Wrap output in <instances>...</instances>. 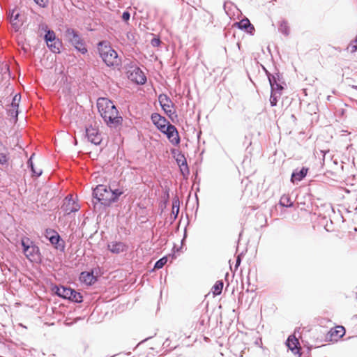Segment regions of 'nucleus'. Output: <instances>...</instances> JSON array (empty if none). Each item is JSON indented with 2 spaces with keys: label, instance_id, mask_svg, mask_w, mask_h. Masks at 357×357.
Returning <instances> with one entry per match:
<instances>
[{
  "label": "nucleus",
  "instance_id": "21",
  "mask_svg": "<svg viewBox=\"0 0 357 357\" xmlns=\"http://www.w3.org/2000/svg\"><path fill=\"white\" fill-rule=\"evenodd\" d=\"M34 156V154L31 155V157L28 159L26 165L27 168L31 172L32 176H35L36 178L40 176L43 174V170L40 169L38 172H37L35 169V165L33 162V158Z\"/></svg>",
  "mask_w": 357,
  "mask_h": 357
},
{
  "label": "nucleus",
  "instance_id": "27",
  "mask_svg": "<svg viewBox=\"0 0 357 357\" xmlns=\"http://www.w3.org/2000/svg\"><path fill=\"white\" fill-rule=\"evenodd\" d=\"M223 289V280L216 281L212 287L211 291L214 296H219L222 294Z\"/></svg>",
  "mask_w": 357,
  "mask_h": 357
},
{
  "label": "nucleus",
  "instance_id": "29",
  "mask_svg": "<svg viewBox=\"0 0 357 357\" xmlns=\"http://www.w3.org/2000/svg\"><path fill=\"white\" fill-rule=\"evenodd\" d=\"M280 205L283 207H291L294 204L289 195H283L280 199Z\"/></svg>",
  "mask_w": 357,
  "mask_h": 357
},
{
  "label": "nucleus",
  "instance_id": "49",
  "mask_svg": "<svg viewBox=\"0 0 357 357\" xmlns=\"http://www.w3.org/2000/svg\"><path fill=\"white\" fill-rule=\"evenodd\" d=\"M169 338H167V339L165 340V341L163 342L162 346H163L164 347H169Z\"/></svg>",
  "mask_w": 357,
  "mask_h": 357
},
{
  "label": "nucleus",
  "instance_id": "45",
  "mask_svg": "<svg viewBox=\"0 0 357 357\" xmlns=\"http://www.w3.org/2000/svg\"><path fill=\"white\" fill-rule=\"evenodd\" d=\"M169 188L168 187H166L164 190H163V197H162V199L164 200H167L169 201Z\"/></svg>",
  "mask_w": 357,
  "mask_h": 357
},
{
  "label": "nucleus",
  "instance_id": "16",
  "mask_svg": "<svg viewBox=\"0 0 357 357\" xmlns=\"http://www.w3.org/2000/svg\"><path fill=\"white\" fill-rule=\"evenodd\" d=\"M108 250L112 254L118 255L126 252L128 245L122 241H112L107 244Z\"/></svg>",
  "mask_w": 357,
  "mask_h": 357
},
{
  "label": "nucleus",
  "instance_id": "23",
  "mask_svg": "<svg viewBox=\"0 0 357 357\" xmlns=\"http://www.w3.org/2000/svg\"><path fill=\"white\" fill-rule=\"evenodd\" d=\"M80 209V206L75 202L71 197L68 200V205L66 206V211L68 214L77 212Z\"/></svg>",
  "mask_w": 357,
  "mask_h": 357
},
{
  "label": "nucleus",
  "instance_id": "1",
  "mask_svg": "<svg viewBox=\"0 0 357 357\" xmlns=\"http://www.w3.org/2000/svg\"><path fill=\"white\" fill-rule=\"evenodd\" d=\"M96 106L105 125L111 129H116L123 124V117L114 103V101L106 97H99Z\"/></svg>",
  "mask_w": 357,
  "mask_h": 357
},
{
  "label": "nucleus",
  "instance_id": "24",
  "mask_svg": "<svg viewBox=\"0 0 357 357\" xmlns=\"http://www.w3.org/2000/svg\"><path fill=\"white\" fill-rule=\"evenodd\" d=\"M308 168L303 167L299 172H295L291 175V181H300L305 178L307 174Z\"/></svg>",
  "mask_w": 357,
  "mask_h": 357
},
{
  "label": "nucleus",
  "instance_id": "41",
  "mask_svg": "<svg viewBox=\"0 0 357 357\" xmlns=\"http://www.w3.org/2000/svg\"><path fill=\"white\" fill-rule=\"evenodd\" d=\"M183 248V245L181 244V246L178 247L177 245L174 243V246L172 249V253L171 254V257L173 259H175L176 257V253H178L179 251H181Z\"/></svg>",
  "mask_w": 357,
  "mask_h": 357
},
{
  "label": "nucleus",
  "instance_id": "50",
  "mask_svg": "<svg viewBox=\"0 0 357 357\" xmlns=\"http://www.w3.org/2000/svg\"><path fill=\"white\" fill-rule=\"evenodd\" d=\"M198 322H199V325H201V326H204V325L205 320H204V319H202V318H200V319H199Z\"/></svg>",
  "mask_w": 357,
  "mask_h": 357
},
{
  "label": "nucleus",
  "instance_id": "9",
  "mask_svg": "<svg viewBox=\"0 0 357 357\" xmlns=\"http://www.w3.org/2000/svg\"><path fill=\"white\" fill-rule=\"evenodd\" d=\"M129 67L134 69L128 75V78L138 85L145 84L147 82V78L143 70L139 66L133 65L132 62L130 63Z\"/></svg>",
  "mask_w": 357,
  "mask_h": 357
},
{
  "label": "nucleus",
  "instance_id": "10",
  "mask_svg": "<svg viewBox=\"0 0 357 357\" xmlns=\"http://www.w3.org/2000/svg\"><path fill=\"white\" fill-rule=\"evenodd\" d=\"M62 291V298L67 300L70 303L79 304L84 301L82 294L70 287L66 286L64 289Z\"/></svg>",
  "mask_w": 357,
  "mask_h": 357
},
{
  "label": "nucleus",
  "instance_id": "14",
  "mask_svg": "<svg viewBox=\"0 0 357 357\" xmlns=\"http://www.w3.org/2000/svg\"><path fill=\"white\" fill-rule=\"evenodd\" d=\"M97 50L99 56L102 59V61H107V56L109 52H113L110 43L107 40H100L97 43Z\"/></svg>",
  "mask_w": 357,
  "mask_h": 357
},
{
  "label": "nucleus",
  "instance_id": "56",
  "mask_svg": "<svg viewBox=\"0 0 357 357\" xmlns=\"http://www.w3.org/2000/svg\"><path fill=\"white\" fill-rule=\"evenodd\" d=\"M277 87H278L279 89H280V90H281V89H282V86H279L278 84H277Z\"/></svg>",
  "mask_w": 357,
  "mask_h": 357
},
{
  "label": "nucleus",
  "instance_id": "25",
  "mask_svg": "<svg viewBox=\"0 0 357 357\" xmlns=\"http://www.w3.org/2000/svg\"><path fill=\"white\" fill-rule=\"evenodd\" d=\"M238 25L240 29H244L247 32L250 33L255 30L253 25L250 23L249 20L247 18L241 20L238 23Z\"/></svg>",
  "mask_w": 357,
  "mask_h": 357
},
{
  "label": "nucleus",
  "instance_id": "43",
  "mask_svg": "<svg viewBox=\"0 0 357 357\" xmlns=\"http://www.w3.org/2000/svg\"><path fill=\"white\" fill-rule=\"evenodd\" d=\"M278 96L277 93L274 92L273 91L271 92V98H270V102L271 106H275L278 102Z\"/></svg>",
  "mask_w": 357,
  "mask_h": 357
},
{
  "label": "nucleus",
  "instance_id": "40",
  "mask_svg": "<svg viewBox=\"0 0 357 357\" xmlns=\"http://www.w3.org/2000/svg\"><path fill=\"white\" fill-rule=\"evenodd\" d=\"M169 201L162 199L159 203V210H160V215H162L164 211L166 209Z\"/></svg>",
  "mask_w": 357,
  "mask_h": 357
},
{
  "label": "nucleus",
  "instance_id": "39",
  "mask_svg": "<svg viewBox=\"0 0 357 357\" xmlns=\"http://www.w3.org/2000/svg\"><path fill=\"white\" fill-rule=\"evenodd\" d=\"M34 3L42 8H45L49 5V0H33Z\"/></svg>",
  "mask_w": 357,
  "mask_h": 357
},
{
  "label": "nucleus",
  "instance_id": "30",
  "mask_svg": "<svg viewBox=\"0 0 357 357\" xmlns=\"http://www.w3.org/2000/svg\"><path fill=\"white\" fill-rule=\"evenodd\" d=\"M16 11H17L16 7L9 11V15H10V20L13 21V26L15 27L17 26V23L15 22L18 21L19 18L20 17V13L16 12Z\"/></svg>",
  "mask_w": 357,
  "mask_h": 357
},
{
  "label": "nucleus",
  "instance_id": "46",
  "mask_svg": "<svg viewBox=\"0 0 357 357\" xmlns=\"http://www.w3.org/2000/svg\"><path fill=\"white\" fill-rule=\"evenodd\" d=\"M187 236H188V233H187V229H186V227H185V229H184V232H183V238H182V239L181 241V245H185Z\"/></svg>",
  "mask_w": 357,
  "mask_h": 357
},
{
  "label": "nucleus",
  "instance_id": "32",
  "mask_svg": "<svg viewBox=\"0 0 357 357\" xmlns=\"http://www.w3.org/2000/svg\"><path fill=\"white\" fill-rule=\"evenodd\" d=\"M21 101V94L20 93H16L12 98V101L9 105L10 107H17L19 108L20 103Z\"/></svg>",
  "mask_w": 357,
  "mask_h": 357
},
{
  "label": "nucleus",
  "instance_id": "51",
  "mask_svg": "<svg viewBox=\"0 0 357 357\" xmlns=\"http://www.w3.org/2000/svg\"><path fill=\"white\" fill-rule=\"evenodd\" d=\"M197 179H198V183H199V178H198V174L197 173H196L195 174H194V181H196Z\"/></svg>",
  "mask_w": 357,
  "mask_h": 357
},
{
  "label": "nucleus",
  "instance_id": "48",
  "mask_svg": "<svg viewBox=\"0 0 357 357\" xmlns=\"http://www.w3.org/2000/svg\"><path fill=\"white\" fill-rule=\"evenodd\" d=\"M61 82H63V84L68 83V77L66 75H63L61 79Z\"/></svg>",
  "mask_w": 357,
  "mask_h": 357
},
{
  "label": "nucleus",
  "instance_id": "54",
  "mask_svg": "<svg viewBox=\"0 0 357 357\" xmlns=\"http://www.w3.org/2000/svg\"><path fill=\"white\" fill-rule=\"evenodd\" d=\"M151 337H149L145 338L144 340H143L142 341H141V342H139V344H141V343H142V342H146V340H148L149 339H150V338H151Z\"/></svg>",
  "mask_w": 357,
  "mask_h": 357
},
{
  "label": "nucleus",
  "instance_id": "36",
  "mask_svg": "<svg viewBox=\"0 0 357 357\" xmlns=\"http://www.w3.org/2000/svg\"><path fill=\"white\" fill-rule=\"evenodd\" d=\"M161 43H162V42H161L160 38L158 36L154 35L153 38L151 40V45L153 47H160L161 45Z\"/></svg>",
  "mask_w": 357,
  "mask_h": 357
},
{
  "label": "nucleus",
  "instance_id": "4",
  "mask_svg": "<svg viewBox=\"0 0 357 357\" xmlns=\"http://www.w3.org/2000/svg\"><path fill=\"white\" fill-rule=\"evenodd\" d=\"M66 40L80 54L84 55L88 52V49L84 40L80 33L73 28H67L64 32Z\"/></svg>",
  "mask_w": 357,
  "mask_h": 357
},
{
  "label": "nucleus",
  "instance_id": "53",
  "mask_svg": "<svg viewBox=\"0 0 357 357\" xmlns=\"http://www.w3.org/2000/svg\"><path fill=\"white\" fill-rule=\"evenodd\" d=\"M6 70L8 71L9 75H10L11 73H10V68L8 66H6Z\"/></svg>",
  "mask_w": 357,
  "mask_h": 357
},
{
  "label": "nucleus",
  "instance_id": "37",
  "mask_svg": "<svg viewBox=\"0 0 357 357\" xmlns=\"http://www.w3.org/2000/svg\"><path fill=\"white\" fill-rule=\"evenodd\" d=\"M3 144L0 142V146H2ZM8 157L4 153H0V165H6L8 162Z\"/></svg>",
  "mask_w": 357,
  "mask_h": 357
},
{
  "label": "nucleus",
  "instance_id": "26",
  "mask_svg": "<svg viewBox=\"0 0 357 357\" xmlns=\"http://www.w3.org/2000/svg\"><path fill=\"white\" fill-rule=\"evenodd\" d=\"M6 113L11 117L14 123H16L18 121V116L20 113V110L17 107H10L6 109Z\"/></svg>",
  "mask_w": 357,
  "mask_h": 357
},
{
  "label": "nucleus",
  "instance_id": "19",
  "mask_svg": "<svg viewBox=\"0 0 357 357\" xmlns=\"http://www.w3.org/2000/svg\"><path fill=\"white\" fill-rule=\"evenodd\" d=\"M179 172L184 179H188L190 174V167L188 165L187 160H183L182 162L178 165Z\"/></svg>",
  "mask_w": 357,
  "mask_h": 357
},
{
  "label": "nucleus",
  "instance_id": "7",
  "mask_svg": "<svg viewBox=\"0 0 357 357\" xmlns=\"http://www.w3.org/2000/svg\"><path fill=\"white\" fill-rule=\"evenodd\" d=\"M44 31L43 40L50 51L54 54H60L63 45L59 38L56 37L55 32L47 26H45Z\"/></svg>",
  "mask_w": 357,
  "mask_h": 357
},
{
  "label": "nucleus",
  "instance_id": "58",
  "mask_svg": "<svg viewBox=\"0 0 357 357\" xmlns=\"http://www.w3.org/2000/svg\"><path fill=\"white\" fill-rule=\"evenodd\" d=\"M352 88L357 90V86H352Z\"/></svg>",
  "mask_w": 357,
  "mask_h": 357
},
{
  "label": "nucleus",
  "instance_id": "44",
  "mask_svg": "<svg viewBox=\"0 0 357 357\" xmlns=\"http://www.w3.org/2000/svg\"><path fill=\"white\" fill-rule=\"evenodd\" d=\"M91 269H96L95 276L97 277V281H98L99 278H100L101 275L103 274L102 268L98 266L97 267L92 268Z\"/></svg>",
  "mask_w": 357,
  "mask_h": 357
},
{
  "label": "nucleus",
  "instance_id": "11",
  "mask_svg": "<svg viewBox=\"0 0 357 357\" xmlns=\"http://www.w3.org/2000/svg\"><path fill=\"white\" fill-rule=\"evenodd\" d=\"M166 136L169 142L174 146H178L181 144V137L179 132L173 124L166 129L164 128L162 132H160Z\"/></svg>",
  "mask_w": 357,
  "mask_h": 357
},
{
  "label": "nucleus",
  "instance_id": "47",
  "mask_svg": "<svg viewBox=\"0 0 357 357\" xmlns=\"http://www.w3.org/2000/svg\"><path fill=\"white\" fill-rule=\"evenodd\" d=\"M207 17L208 18L209 22L206 25V29H207V31H211V28L213 26H212V24H213V22H212L213 16L208 15Z\"/></svg>",
  "mask_w": 357,
  "mask_h": 357
},
{
  "label": "nucleus",
  "instance_id": "38",
  "mask_svg": "<svg viewBox=\"0 0 357 357\" xmlns=\"http://www.w3.org/2000/svg\"><path fill=\"white\" fill-rule=\"evenodd\" d=\"M178 213H179V211H174V210L172 209V213L168 220L170 225H172L176 221V220L178 218Z\"/></svg>",
  "mask_w": 357,
  "mask_h": 357
},
{
  "label": "nucleus",
  "instance_id": "3",
  "mask_svg": "<svg viewBox=\"0 0 357 357\" xmlns=\"http://www.w3.org/2000/svg\"><path fill=\"white\" fill-rule=\"evenodd\" d=\"M110 185L104 184L97 185L92 189V203L96 207L97 204H100L104 207H110L112 203H109L110 199Z\"/></svg>",
  "mask_w": 357,
  "mask_h": 357
},
{
  "label": "nucleus",
  "instance_id": "34",
  "mask_svg": "<svg viewBox=\"0 0 357 357\" xmlns=\"http://www.w3.org/2000/svg\"><path fill=\"white\" fill-rule=\"evenodd\" d=\"M181 204H182V202L180 201L179 197H178L177 195H176L172 198V209L174 210V211H180V206Z\"/></svg>",
  "mask_w": 357,
  "mask_h": 357
},
{
  "label": "nucleus",
  "instance_id": "12",
  "mask_svg": "<svg viewBox=\"0 0 357 357\" xmlns=\"http://www.w3.org/2000/svg\"><path fill=\"white\" fill-rule=\"evenodd\" d=\"M152 123L160 132H162V130L172 126V124L169 121H168L165 116H162L159 113L153 112L151 114L150 117Z\"/></svg>",
  "mask_w": 357,
  "mask_h": 357
},
{
  "label": "nucleus",
  "instance_id": "22",
  "mask_svg": "<svg viewBox=\"0 0 357 357\" xmlns=\"http://www.w3.org/2000/svg\"><path fill=\"white\" fill-rule=\"evenodd\" d=\"M123 190L120 188H116L112 190L111 188L110 190V199L109 200V203L114 204L117 202L120 198V197L123 194Z\"/></svg>",
  "mask_w": 357,
  "mask_h": 357
},
{
  "label": "nucleus",
  "instance_id": "13",
  "mask_svg": "<svg viewBox=\"0 0 357 357\" xmlns=\"http://www.w3.org/2000/svg\"><path fill=\"white\" fill-rule=\"evenodd\" d=\"M345 334V329L342 326H337L331 328L326 335L324 337L325 341H336L339 338L343 337Z\"/></svg>",
  "mask_w": 357,
  "mask_h": 357
},
{
  "label": "nucleus",
  "instance_id": "17",
  "mask_svg": "<svg viewBox=\"0 0 357 357\" xmlns=\"http://www.w3.org/2000/svg\"><path fill=\"white\" fill-rule=\"evenodd\" d=\"M107 61L103 63L109 68L119 66L121 65V59L119 58V54L113 49V52H109L107 56Z\"/></svg>",
  "mask_w": 357,
  "mask_h": 357
},
{
  "label": "nucleus",
  "instance_id": "20",
  "mask_svg": "<svg viewBox=\"0 0 357 357\" xmlns=\"http://www.w3.org/2000/svg\"><path fill=\"white\" fill-rule=\"evenodd\" d=\"M170 153L172 155V158L176 161L177 165H179L183 160H187L185 157L184 153L178 149L172 148L170 149Z\"/></svg>",
  "mask_w": 357,
  "mask_h": 357
},
{
  "label": "nucleus",
  "instance_id": "18",
  "mask_svg": "<svg viewBox=\"0 0 357 357\" xmlns=\"http://www.w3.org/2000/svg\"><path fill=\"white\" fill-rule=\"evenodd\" d=\"M287 347L295 354H298L301 349L298 340L294 335H290L287 340Z\"/></svg>",
  "mask_w": 357,
  "mask_h": 357
},
{
  "label": "nucleus",
  "instance_id": "28",
  "mask_svg": "<svg viewBox=\"0 0 357 357\" xmlns=\"http://www.w3.org/2000/svg\"><path fill=\"white\" fill-rule=\"evenodd\" d=\"M169 257L168 255H165L160 258L158 260H157L154 265L153 268L152 269V271L155 270H159L163 268V266L167 263Z\"/></svg>",
  "mask_w": 357,
  "mask_h": 357
},
{
  "label": "nucleus",
  "instance_id": "15",
  "mask_svg": "<svg viewBox=\"0 0 357 357\" xmlns=\"http://www.w3.org/2000/svg\"><path fill=\"white\" fill-rule=\"evenodd\" d=\"M95 271L96 269L82 271L79 275L80 282L88 286L93 285L97 282V277L95 276Z\"/></svg>",
  "mask_w": 357,
  "mask_h": 357
},
{
  "label": "nucleus",
  "instance_id": "57",
  "mask_svg": "<svg viewBox=\"0 0 357 357\" xmlns=\"http://www.w3.org/2000/svg\"><path fill=\"white\" fill-rule=\"evenodd\" d=\"M218 342V344H219V345H220V347H222V346H223V343H222V342Z\"/></svg>",
  "mask_w": 357,
  "mask_h": 357
},
{
  "label": "nucleus",
  "instance_id": "5",
  "mask_svg": "<svg viewBox=\"0 0 357 357\" xmlns=\"http://www.w3.org/2000/svg\"><path fill=\"white\" fill-rule=\"evenodd\" d=\"M160 106L164 113L168 116L173 123L178 122V116L175 109V105L172 102L169 96L165 93H161L158 96Z\"/></svg>",
  "mask_w": 357,
  "mask_h": 357
},
{
  "label": "nucleus",
  "instance_id": "55",
  "mask_svg": "<svg viewBox=\"0 0 357 357\" xmlns=\"http://www.w3.org/2000/svg\"><path fill=\"white\" fill-rule=\"evenodd\" d=\"M195 195L197 203L198 204V197H197V195L195 193Z\"/></svg>",
  "mask_w": 357,
  "mask_h": 357
},
{
  "label": "nucleus",
  "instance_id": "8",
  "mask_svg": "<svg viewBox=\"0 0 357 357\" xmlns=\"http://www.w3.org/2000/svg\"><path fill=\"white\" fill-rule=\"evenodd\" d=\"M84 136L89 142L96 146L100 145L102 141L101 132L91 124L85 126Z\"/></svg>",
  "mask_w": 357,
  "mask_h": 357
},
{
  "label": "nucleus",
  "instance_id": "33",
  "mask_svg": "<svg viewBox=\"0 0 357 357\" xmlns=\"http://www.w3.org/2000/svg\"><path fill=\"white\" fill-rule=\"evenodd\" d=\"M126 36H127L128 40H130V42H132V43L133 45L137 44L139 36L136 32L128 31L126 33Z\"/></svg>",
  "mask_w": 357,
  "mask_h": 357
},
{
  "label": "nucleus",
  "instance_id": "6",
  "mask_svg": "<svg viewBox=\"0 0 357 357\" xmlns=\"http://www.w3.org/2000/svg\"><path fill=\"white\" fill-rule=\"evenodd\" d=\"M44 236L54 250L61 253L66 252V242L56 230L52 228H47L45 230Z\"/></svg>",
  "mask_w": 357,
  "mask_h": 357
},
{
  "label": "nucleus",
  "instance_id": "60",
  "mask_svg": "<svg viewBox=\"0 0 357 357\" xmlns=\"http://www.w3.org/2000/svg\"><path fill=\"white\" fill-rule=\"evenodd\" d=\"M45 356V354L43 352V353L41 354V356Z\"/></svg>",
  "mask_w": 357,
  "mask_h": 357
},
{
  "label": "nucleus",
  "instance_id": "35",
  "mask_svg": "<svg viewBox=\"0 0 357 357\" xmlns=\"http://www.w3.org/2000/svg\"><path fill=\"white\" fill-rule=\"evenodd\" d=\"M279 30L284 35L287 36L289 33V26L286 21H282L279 26Z\"/></svg>",
  "mask_w": 357,
  "mask_h": 357
},
{
  "label": "nucleus",
  "instance_id": "59",
  "mask_svg": "<svg viewBox=\"0 0 357 357\" xmlns=\"http://www.w3.org/2000/svg\"><path fill=\"white\" fill-rule=\"evenodd\" d=\"M17 270V268H16V267H14V271H15V273H16Z\"/></svg>",
  "mask_w": 357,
  "mask_h": 357
},
{
  "label": "nucleus",
  "instance_id": "52",
  "mask_svg": "<svg viewBox=\"0 0 357 357\" xmlns=\"http://www.w3.org/2000/svg\"><path fill=\"white\" fill-rule=\"evenodd\" d=\"M355 43L356 44L354 45L353 49L351 50L352 52H354L357 50V40L355 41Z\"/></svg>",
  "mask_w": 357,
  "mask_h": 357
},
{
  "label": "nucleus",
  "instance_id": "2",
  "mask_svg": "<svg viewBox=\"0 0 357 357\" xmlns=\"http://www.w3.org/2000/svg\"><path fill=\"white\" fill-rule=\"evenodd\" d=\"M22 252L31 262L41 264L43 262V256L40 248L30 238L23 236L20 239Z\"/></svg>",
  "mask_w": 357,
  "mask_h": 357
},
{
  "label": "nucleus",
  "instance_id": "31",
  "mask_svg": "<svg viewBox=\"0 0 357 357\" xmlns=\"http://www.w3.org/2000/svg\"><path fill=\"white\" fill-rule=\"evenodd\" d=\"M65 287H66V286H64V285L53 284V285H52L51 289H52L53 294L62 298H63V294H62L63 291L62 290L64 289Z\"/></svg>",
  "mask_w": 357,
  "mask_h": 357
},
{
  "label": "nucleus",
  "instance_id": "42",
  "mask_svg": "<svg viewBox=\"0 0 357 357\" xmlns=\"http://www.w3.org/2000/svg\"><path fill=\"white\" fill-rule=\"evenodd\" d=\"M130 18V13L128 10H126L123 12L121 15V20L126 24H128V22Z\"/></svg>",
  "mask_w": 357,
  "mask_h": 357
}]
</instances>
